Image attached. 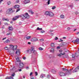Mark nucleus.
<instances>
[{"mask_svg": "<svg viewBox=\"0 0 79 79\" xmlns=\"http://www.w3.org/2000/svg\"><path fill=\"white\" fill-rule=\"evenodd\" d=\"M5 49L6 50H8V48L7 47H5Z\"/></svg>", "mask_w": 79, "mask_h": 79, "instance_id": "30", "label": "nucleus"}, {"mask_svg": "<svg viewBox=\"0 0 79 79\" xmlns=\"http://www.w3.org/2000/svg\"><path fill=\"white\" fill-rule=\"evenodd\" d=\"M20 53V51H19V49H17L16 52L15 54L17 55H19Z\"/></svg>", "mask_w": 79, "mask_h": 79, "instance_id": "13", "label": "nucleus"}, {"mask_svg": "<svg viewBox=\"0 0 79 79\" xmlns=\"http://www.w3.org/2000/svg\"><path fill=\"white\" fill-rule=\"evenodd\" d=\"M23 3L24 4H27V3H30V0H25L23 1Z\"/></svg>", "mask_w": 79, "mask_h": 79, "instance_id": "10", "label": "nucleus"}, {"mask_svg": "<svg viewBox=\"0 0 79 79\" xmlns=\"http://www.w3.org/2000/svg\"><path fill=\"white\" fill-rule=\"evenodd\" d=\"M18 71H19V72H20L21 71H22V70L21 69H18Z\"/></svg>", "mask_w": 79, "mask_h": 79, "instance_id": "45", "label": "nucleus"}, {"mask_svg": "<svg viewBox=\"0 0 79 79\" xmlns=\"http://www.w3.org/2000/svg\"><path fill=\"white\" fill-rule=\"evenodd\" d=\"M9 79V77H7L6 78V79Z\"/></svg>", "mask_w": 79, "mask_h": 79, "instance_id": "62", "label": "nucleus"}, {"mask_svg": "<svg viewBox=\"0 0 79 79\" xmlns=\"http://www.w3.org/2000/svg\"><path fill=\"white\" fill-rule=\"evenodd\" d=\"M38 41V39L36 37L33 38L31 39V41L33 42H35Z\"/></svg>", "mask_w": 79, "mask_h": 79, "instance_id": "7", "label": "nucleus"}, {"mask_svg": "<svg viewBox=\"0 0 79 79\" xmlns=\"http://www.w3.org/2000/svg\"><path fill=\"white\" fill-rule=\"evenodd\" d=\"M72 58H75V56L74 55H73V54L72 55Z\"/></svg>", "mask_w": 79, "mask_h": 79, "instance_id": "44", "label": "nucleus"}, {"mask_svg": "<svg viewBox=\"0 0 79 79\" xmlns=\"http://www.w3.org/2000/svg\"><path fill=\"white\" fill-rule=\"evenodd\" d=\"M19 2V0H17L16 1V3H18Z\"/></svg>", "mask_w": 79, "mask_h": 79, "instance_id": "33", "label": "nucleus"}, {"mask_svg": "<svg viewBox=\"0 0 79 79\" xmlns=\"http://www.w3.org/2000/svg\"><path fill=\"white\" fill-rule=\"evenodd\" d=\"M74 69V67L73 68L71 69L68 70L65 73L66 75H71L72 74V73H74L78 71L79 69V66H78L74 70L72 71V70Z\"/></svg>", "mask_w": 79, "mask_h": 79, "instance_id": "2", "label": "nucleus"}, {"mask_svg": "<svg viewBox=\"0 0 79 79\" xmlns=\"http://www.w3.org/2000/svg\"><path fill=\"white\" fill-rule=\"evenodd\" d=\"M71 8H73V5H71L69 6Z\"/></svg>", "mask_w": 79, "mask_h": 79, "instance_id": "49", "label": "nucleus"}, {"mask_svg": "<svg viewBox=\"0 0 79 79\" xmlns=\"http://www.w3.org/2000/svg\"><path fill=\"white\" fill-rule=\"evenodd\" d=\"M35 76H37L38 75V73L37 72H35Z\"/></svg>", "mask_w": 79, "mask_h": 79, "instance_id": "32", "label": "nucleus"}, {"mask_svg": "<svg viewBox=\"0 0 79 79\" xmlns=\"http://www.w3.org/2000/svg\"><path fill=\"white\" fill-rule=\"evenodd\" d=\"M5 21H9V19H6V20Z\"/></svg>", "mask_w": 79, "mask_h": 79, "instance_id": "50", "label": "nucleus"}, {"mask_svg": "<svg viewBox=\"0 0 79 79\" xmlns=\"http://www.w3.org/2000/svg\"><path fill=\"white\" fill-rule=\"evenodd\" d=\"M18 70H15V73H16V72H18Z\"/></svg>", "mask_w": 79, "mask_h": 79, "instance_id": "61", "label": "nucleus"}, {"mask_svg": "<svg viewBox=\"0 0 79 79\" xmlns=\"http://www.w3.org/2000/svg\"><path fill=\"white\" fill-rule=\"evenodd\" d=\"M60 46H58L57 47V49H60Z\"/></svg>", "mask_w": 79, "mask_h": 79, "instance_id": "51", "label": "nucleus"}, {"mask_svg": "<svg viewBox=\"0 0 79 79\" xmlns=\"http://www.w3.org/2000/svg\"><path fill=\"white\" fill-rule=\"evenodd\" d=\"M62 69L64 71H67L68 70V69L64 68H62Z\"/></svg>", "mask_w": 79, "mask_h": 79, "instance_id": "20", "label": "nucleus"}, {"mask_svg": "<svg viewBox=\"0 0 79 79\" xmlns=\"http://www.w3.org/2000/svg\"><path fill=\"white\" fill-rule=\"evenodd\" d=\"M23 58L24 60H26V57L25 56L23 57Z\"/></svg>", "mask_w": 79, "mask_h": 79, "instance_id": "37", "label": "nucleus"}, {"mask_svg": "<svg viewBox=\"0 0 79 79\" xmlns=\"http://www.w3.org/2000/svg\"><path fill=\"white\" fill-rule=\"evenodd\" d=\"M32 74H33V73L32 72H31V73H30V76H31L32 75Z\"/></svg>", "mask_w": 79, "mask_h": 79, "instance_id": "42", "label": "nucleus"}, {"mask_svg": "<svg viewBox=\"0 0 79 79\" xmlns=\"http://www.w3.org/2000/svg\"><path fill=\"white\" fill-rule=\"evenodd\" d=\"M6 19H5V18H2V19L3 21H5Z\"/></svg>", "mask_w": 79, "mask_h": 79, "instance_id": "52", "label": "nucleus"}, {"mask_svg": "<svg viewBox=\"0 0 79 79\" xmlns=\"http://www.w3.org/2000/svg\"><path fill=\"white\" fill-rule=\"evenodd\" d=\"M51 76V75H48L47 76V78H48V79H49L50 77Z\"/></svg>", "mask_w": 79, "mask_h": 79, "instance_id": "36", "label": "nucleus"}, {"mask_svg": "<svg viewBox=\"0 0 79 79\" xmlns=\"http://www.w3.org/2000/svg\"><path fill=\"white\" fill-rule=\"evenodd\" d=\"M28 11L29 13H31V15H33V14H34V12H33L32 10H29Z\"/></svg>", "mask_w": 79, "mask_h": 79, "instance_id": "18", "label": "nucleus"}, {"mask_svg": "<svg viewBox=\"0 0 79 79\" xmlns=\"http://www.w3.org/2000/svg\"><path fill=\"white\" fill-rule=\"evenodd\" d=\"M55 8H56V6H54L52 7V10H54V9H55Z\"/></svg>", "mask_w": 79, "mask_h": 79, "instance_id": "35", "label": "nucleus"}, {"mask_svg": "<svg viewBox=\"0 0 79 79\" xmlns=\"http://www.w3.org/2000/svg\"><path fill=\"white\" fill-rule=\"evenodd\" d=\"M10 48L11 49H12V50H13L14 46L12 45H10Z\"/></svg>", "mask_w": 79, "mask_h": 79, "instance_id": "22", "label": "nucleus"}, {"mask_svg": "<svg viewBox=\"0 0 79 79\" xmlns=\"http://www.w3.org/2000/svg\"><path fill=\"white\" fill-rule=\"evenodd\" d=\"M6 39V37L3 38L2 40H5V39Z\"/></svg>", "mask_w": 79, "mask_h": 79, "instance_id": "58", "label": "nucleus"}, {"mask_svg": "<svg viewBox=\"0 0 79 79\" xmlns=\"http://www.w3.org/2000/svg\"><path fill=\"white\" fill-rule=\"evenodd\" d=\"M11 4V2L10 1H9L7 2V4L8 5H10Z\"/></svg>", "mask_w": 79, "mask_h": 79, "instance_id": "31", "label": "nucleus"}, {"mask_svg": "<svg viewBox=\"0 0 79 79\" xmlns=\"http://www.w3.org/2000/svg\"><path fill=\"white\" fill-rule=\"evenodd\" d=\"M15 73H14L12 74L11 76H12V77H14V76H15Z\"/></svg>", "mask_w": 79, "mask_h": 79, "instance_id": "34", "label": "nucleus"}, {"mask_svg": "<svg viewBox=\"0 0 79 79\" xmlns=\"http://www.w3.org/2000/svg\"><path fill=\"white\" fill-rule=\"evenodd\" d=\"M34 47H32L30 49H29L25 51V52L27 53H29L30 54L32 53L33 55H36L37 54V51L34 50Z\"/></svg>", "mask_w": 79, "mask_h": 79, "instance_id": "3", "label": "nucleus"}, {"mask_svg": "<svg viewBox=\"0 0 79 79\" xmlns=\"http://www.w3.org/2000/svg\"><path fill=\"white\" fill-rule=\"evenodd\" d=\"M9 31H13V27H12V26H11L9 27Z\"/></svg>", "mask_w": 79, "mask_h": 79, "instance_id": "15", "label": "nucleus"}, {"mask_svg": "<svg viewBox=\"0 0 79 79\" xmlns=\"http://www.w3.org/2000/svg\"><path fill=\"white\" fill-rule=\"evenodd\" d=\"M16 49H17V46L16 45L14 46L13 49L11 51V52L10 53L11 54H14L15 52L14 50H16Z\"/></svg>", "mask_w": 79, "mask_h": 79, "instance_id": "5", "label": "nucleus"}, {"mask_svg": "<svg viewBox=\"0 0 79 79\" xmlns=\"http://www.w3.org/2000/svg\"><path fill=\"white\" fill-rule=\"evenodd\" d=\"M40 32H41V33H44V32H45V31H44V30H42V31H41Z\"/></svg>", "mask_w": 79, "mask_h": 79, "instance_id": "40", "label": "nucleus"}, {"mask_svg": "<svg viewBox=\"0 0 79 79\" xmlns=\"http://www.w3.org/2000/svg\"><path fill=\"white\" fill-rule=\"evenodd\" d=\"M0 13H2V10H0Z\"/></svg>", "mask_w": 79, "mask_h": 79, "instance_id": "63", "label": "nucleus"}, {"mask_svg": "<svg viewBox=\"0 0 79 79\" xmlns=\"http://www.w3.org/2000/svg\"><path fill=\"white\" fill-rule=\"evenodd\" d=\"M54 43H52L51 44V47H54Z\"/></svg>", "mask_w": 79, "mask_h": 79, "instance_id": "29", "label": "nucleus"}, {"mask_svg": "<svg viewBox=\"0 0 79 79\" xmlns=\"http://www.w3.org/2000/svg\"><path fill=\"white\" fill-rule=\"evenodd\" d=\"M19 16L22 18V19H29V15L27 13H26L23 15H21L20 16L17 15L16 16L15 18H13L12 19L13 21H16L17 19V18H19Z\"/></svg>", "mask_w": 79, "mask_h": 79, "instance_id": "1", "label": "nucleus"}, {"mask_svg": "<svg viewBox=\"0 0 79 79\" xmlns=\"http://www.w3.org/2000/svg\"><path fill=\"white\" fill-rule=\"evenodd\" d=\"M45 75L44 74H42L40 76V77L42 79V78H44V77H45Z\"/></svg>", "mask_w": 79, "mask_h": 79, "instance_id": "14", "label": "nucleus"}, {"mask_svg": "<svg viewBox=\"0 0 79 79\" xmlns=\"http://www.w3.org/2000/svg\"><path fill=\"white\" fill-rule=\"evenodd\" d=\"M59 74L60 76H66V73L63 72H60L59 73Z\"/></svg>", "mask_w": 79, "mask_h": 79, "instance_id": "6", "label": "nucleus"}, {"mask_svg": "<svg viewBox=\"0 0 79 79\" xmlns=\"http://www.w3.org/2000/svg\"><path fill=\"white\" fill-rule=\"evenodd\" d=\"M43 48H39V50H43Z\"/></svg>", "mask_w": 79, "mask_h": 79, "instance_id": "39", "label": "nucleus"}, {"mask_svg": "<svg viewBox=\"0 0 79 79\" xmlns=\"http://www.w3.org/2000/svg\"><path fill=\"white\" fill-rule=\"evenodd\" d=\"M60 41H59V42H63V40H62V39H60Z\"/></svg>", "mask_w": 79, "mask_h": 79, "instance_id": "46", "label": "nucleus"}, {"mask_svg": "<svg viewBox=\"0 0 79 79\" xmlns=\"http://www.w3.org/2000/svg\"><path fill=\"white\" fill-rule=\"evenodd\" d=\"M26 69H27V70H28V69H29V66H27L26 67Z\"/></svg>", "mask_w": 79, "mask_h": 79, "instance_id": "38", "label": "nucleus"}, {"mask_svg": "<svg viewBox=\"0 0 79 79\" xmlns=\"http://www.w3.org/2000/svg\"><path fill=\"white\" fill-rule=\"evenodd\" d=\"M70 29H71V28H70V27H68L67 28V29L68 30H70Z\"/></svg>", "mask_w": 79, "mask_h": 79, "instance_id": "56", "label": "nucleus"}, {"mask_svg": "<svg viewBox=\"0 0 79 79\" xmlns=\"http://www.w3.org/2000/svg\"><path fill=\"white\" fill-rule=\"evenodd\" d=\"M45 15L50 17H53L54 16V14L51 12L46 11L45 13Z\"/></svg>", "mask_w": 79, "mask_h": 79, "instance_id": "4", "label": "nucleus"}, {"mask_svg": "<svg viewBox=\"0 0 79 79\" xmlns=\"http://www.w3.org/2000/svg\"><path fill=\"white\" fill-rule=\"evenodd\" d=\"M3 0H0V4H1V3H2V2H3Z\"/></svg>", "mask_w": 79, "mask_h": 79, "instance_id": "48", "label": "nucleus"}, {"mask_svg": "<svg viewBox=\"0 0 79 79\" xmlns=\"http://www.w3.org/2000/svg\"><path fill=\"white\" fill-rule=\"evenodd\" d=\"M31 38V36H28L26 37V39L27 40H29Z\"/></svg>", "mask_w": 79, "mask_h": 79, "instance_id": "19", "label": "nucleus"}, {"mask_svg": "<svg viewBox=\"0 0 79 79\" xmlns=\"http://www.w3.org/2000/svg\"><path fill=\"white\" fill-rule=\"evenodd\" d=\"M37 30H39L40 31H42V28H39V27H38L37 29Z\"/></svg>", "mask_w": 79, "mask_h": 79, "instance_id": "25", "label": "nucleus"}, {"mask_svg": "<svg viewBox=\"0 0 79 79\" xmlns=\"http://www.w3.org/2000/svg\"><path fill=\"white\" fill-rule=\"evenodd\" d=\"M65 54V53L64 52L63 53L60 52V54H58V56H61V55H64Z\"/></svg>", "mask_w": 79, "mask_h": 79, "instance_id": "12", "label": "nucleus"}, {"mask_svg": "<svg viewBox=\"0 0 79 79\" xmlns=\"http://www.w3.org/2000/svg\"><path fill=\"white\" fill-rule=\"evenodd\" d=\"M45 1H47V3H48V5H49L50 4V0H45Z\"/></svg>", "mask_w": 79, "mask_h": 79, "instance_id": "21", "label": "nucleus"}, {"mask_svg": "<svg viewBox=\"0 0 79 79\" xmlns=\"http://www.w3.org/2000/svg\"><path fill=\"white\" fill-rule=\"evenodd\" d=\"M53 32V31L52 30H51L49 31V32Z\"/></svg>", "mask_w": 79, "mask_h": 79, "instance_id": "59", "label": "nucleus"}, {"mask_svg": "<svg viewBox=\"0 0 79 79\" xmlns=\"http://www.w3.org/2000/svg\"><path fill=\"white\" fill-rule=\"evenodd\" d=\"M79 14V13H78V12H75V14L76 15H77V14Z\"/></svg>", "mask_w": 79, "mask_h": 79, "instance_id": "60", "label": "nucleus"}, {"mask_svg": "<svg viewBox=\"0 0 79 79\" xmlns=\"http://www.w3.org/2000/svg\"><path fill=\"white\" fill-rule=\"evenodd\" d=\"M59 52H63V50H59Z\"/></svg>", "mask_w": 79, "mask_h": 79, "instance_id": "54", "label": "nucleus"}, {"mask_svg": "<svg viewBox=\"0 0 79 79\" xmlns=\"http://www.w3.org/2000/svg\"><path fill=\"white\" fill-rule=\"evenodd\" d=\"M19 5H15L14 7V8H19Z\"/></svg>", "mask_w": 79, "mask_h": 79, "instance_id": "16", "label": "nucleus"}, {"mask_svg": "<svg viewBox=\"0 0 79 79\" xmlns=\"http://www.w3.org/2000/svg\"><path fill=\"white\" fill-rule=\"evenodd\" d=\"M52 72L54 73V74H55V73H56V70H54V69H53L52 70Z\"/></svg>", "mask_w": 79, "mask_h": 79, "instance_id": "26", "label": "nucleus"}, {"mask_svg": "<svg viewBox=\"0 0 79 79\" xmlns=\"http://www.w3.org/2000/svg\"><path fill=\"white\" fill-rule=\"evenodd\" d=\"M24 67V64L22 62H20L19 63V67L20 68H23Z\"/></svg>", "mask_w": 79, "mask_h": 79, "instance_id": "8", "label": "nucleus"}, {"mask_svg": "<svg viewBox=\"0 0 79 79\" xmlns=\"http://www.w3.org/2000/svg\"><path fill=\"white\" fill-rule=\"evenodd\" d=\"M9 32L7 33L6 34L7 35H12V34H12V32L10 31H9Z\"/></svg>", "mask_w": 79, "mask_h": 79, "instance_id": "17", "label": "nucleus"}, {"mask_svg": "<svg viewBox=\"0 0 79 79\" xmlns=\"http://www.w3.org/2000/svg\"><path fill=\"white\" fill-rule=\"evenodd\" d=\"M72 42L73 43H75V42H76V40H73V41H72Z\"/></svg>", "mask_w": 79, "mask_h": 79, "instance_id": "57", "label": "nucleus"}, {"mask_svg": "<svg viewBox=\"0 0 79 79\" xmlns=\"http://www.w3.org/2000/svg\"><path fill=\"white\" fill-rule=\"evenodd\" d=\"M76 42H79V38H77V39L76 40Z\"/></svg>", "mask_w": 79, "mask_h": 79, "instance_id": "28", "label": "nucleus"}, {"mask_svg": "<svg viewBox=\"0 0 79 79\" xmlns=\"http://www.w3.org/2000/svg\"><path fill=\"white\" fill-rule=\"evenodd\" d=\"M76 34H77V35H78V34H79V32H77V33Z\"/></svg>", "mask_w": 79, "mask_h": 79, "instance_id": "64", "label": "nucleus"}, {"mask_svg": "<svg viewBox=\"0 0 79 79\" xmlns=\"http://www.w3.org/2000/svg\"><path fill=\"white\" fill-rule=\"evenodd\" d=\"M64 15H60L61 18H62V19L64 18Z\"/></svg>", "mask_w": 79, "mask_h": 79, "instance_id": "27", "label": "nucleus"}, {"mask_svg": "<svg viewBox=\"0 0 79 79\" xmlns=\"http://www.w3.org/2000/svg\"><path fill=\"white\" fill-rule=\"evenodd\" d=\"M15 59L17 61V62H21V60L19 59V57L18 56L17 57H15Z\"/></svg>", "mask_w": 79, "mask_h": 79, "instance_id": "11", "label": "nucleus"}, {"mask_svg": "<svg viewBox=\"0 0 79 79\" xmlns=\"http://www.w3.org/2000/svg\"><path fill=\"white\" fill-rule=\"evenodd\" d=\"M20 10V9L18 8L17 10L16 11V12H18V11H19Z\"/></svg>", "mask_w": 79, "mask_h": 79, "instance_id": "41", "label": "nucleus"}, {"mask_svg": "<svg viewBox=\"0 0 79 79\" xmlns=\"http://www.w3.org/2000/svg\"><path fill=\"white\" fill-rule=\"evenodd\" d=\"M9 79H13V77H9Z\"/></svg>", "mask_w": 79, "mask_h": 79, "instance_id": "43", "label": "nucleus"}, {"mask_svg": "<svg viewBox=\"0 0 79 79\" xmlns=\"http://www.w3.org/2000/svg\"><path fill=\"white\" fill-rule=\"evenodd\" d=\"M15 64L16 65H18V62H16Z\"/></svg>", "mask_w": 79, "mask_h": 79, "instance_id": "55", "label": "nucleus"}, {"mask_svg": "<svg viewBox=\"0 0 79 79\" xmlns=\"http://www.w3.org/2000/svg\"><path fill=\"white\" fill-rule=\"evenodd\" d=\"M10 42V40H9L8 39H7L6 40V41H5L4 43L5 44H6V43H8V42Z\"/></svg>", "mask_w": 79, "mask_h": 79, "instance_id": "23", "label": "nucleus"}, {"mask_svg": "<svg viewBox=\"0 0 79 79\" xmlns=\"http://www.w3.org/2000/svg\"><path fill=\"white\" fill-rule=\"evenodd\" d=\"M54 49H53V48H52L51 49L50 52H52V53H53V52H54Z\"/></svg>", "mask_w": 79, "mask_h": 79, "instance_id": "24", "label": "nucleus"}, {"mask_svg": "<svg viewBox=\"0 0 79 79\" xmlns=\"http://www.w3.org/2000/svg\"><path fill=\"white\" fill-rule=\"evenodd\" d=\"M55 40H58V37H56L55 39Z\"/></svg>", "mask_w": 79, "mask_h": 79, "instance_id": "53", "label": "nucleus"}, {"mask_svg": "<svg viewBox=\"0 0 79 79\" xmlns=\"http://www.w3.org/2000/svg\"><path fill=\"white\" fill-rule=\"evenodd\" d=\"M4 24L6 26H8V24L7 23H5Z\"/></svg>", "mask_w": 79, "mask_h": 79, "instance_id": "47", "label": "nucleus"}, {"mask_svg": "<svg viewBox=\"0 0 79 79\" xmlns=\"http://www.w3.org/2000/svg\"><path fill=\"white\" fill-rule=\"evenodd\" d=\"M8 11L9 13L11 14L12 13H13L15 11L13 10L12 8H10L8 9Z\"/></svg>", "mask_w": 79, "mask_h": 79, "instance_id": "9", "label": "nucleus"}]
</instances>
